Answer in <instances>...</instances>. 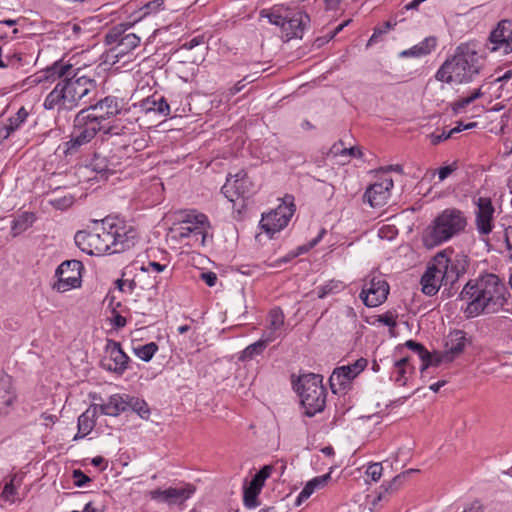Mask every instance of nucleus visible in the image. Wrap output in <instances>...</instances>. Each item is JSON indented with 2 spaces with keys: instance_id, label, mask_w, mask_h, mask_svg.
Masks as SVG:
<instances>
[{
  "instance_id": "obj_1",
  "label": "nucleus",
  "mask_w": 512,
  "mask_h": 512,
  "mask_svg": "<svg viewBox=\"0 0 512 512\" xmlns=\"http://www.w3.org/2000/svg\"><path fill=\"white\" fill-rule=\"evenodd\" d=\"M96 73L92 69L75 68L72 64L59 60L38 72L33 83L54 82V89L46 96L44 108L70 111L77 107H87L95 101L97 94Z\"/></svg>"
},
{
  "instance_id": "obj_2",
  "label": "nucleus",
  "mask_w": 512,
  "mask_h": 512,
  "mask_svg": "<svg viewBox=\"0 0 512 512\" xmlns=\"http://www.w3.org/2000/svg\"><path fill=\"white\" fill-rule=\"evenodd\" d=\"M505 284L493 273H486L468 281L459 294V299L467 303L464 314L474 318L484 313H497L507 303L509 296Z\"/></svg>"
},
{
  "instance_id": "obj_3",
  "label": "nucleus",
  "mask_w": 512,
  "mask_h": 512,
  "mask_svg": "<svg viewBox=\"0 0 512 512\" xmlns=\"http://www.w3.org/2000/svg\"><path fill=\"white\" fill-rule=\"evenodd\" d=\"M485 56L477 50L473 42L458 45L454 54L437 70L435 78L445 83H470L485 67Z\"/></svg>"
},
{
  "instance_id": "obj_4",
  "label": "nucleus",
  "mask_w": 512,
  "mask_h": 512,
  "mask_svg": "<svg viewBox=\"0 0 512 512\" xmlns=\"http://www.w3.org/2000/svg\"><path fill=\"white\" fill-rule=\"evenodd\" d=\"M467 226V218L457 208L444 209L432 222L423 236L425 246H438L460 234Z\"/></svg>"
},
{
  "instance_id": "obj_5",
  "label": "nucleus",
  "mask_w": 512,
  "mask_h": 512,
  "mask_svg": "<svg viewBox=\"0 0 512 512\" xmlns=\"http://www.w3.org/2000/svg\"><path fill=\"white\" fill-rule=\"evenodd\" d=\"M464 272L448 256L446 251L439 252L433 258L421 278L422 292L427 296L435 295L442 285H453Z\"/></svg>"
},
{
  "instance_id": "obj_6",
  "label": "nucleus",
  "mask_w": 512,
  "mask_h": 512,
  "mask_svg": "<svg viewBox=\"0 0 512 512\" xmlns=\"http://www.w3.org/2000/svg\"><path fill=\"white\" fill-rule=\"evenodd\" d=\"M260 17L281 28L287 40L302 38L306 27L310 23V16L302 10H291L283 7H273L260 11Z\"/></svg>"
},
{
  "instance_id": "obj_7",
  "label": "nucleus",
  "mask_w": 512,
  "mask_h": 512,
  "mask_svg": "<svg viewBox=\"0 0 512 512\" xmlns=\"http://www.w3.org/2000/svg\"><path fill=\"white\" fill-rule=\"evenodd\" d=\"M305 415L313 417L324 410L326 405V389L322 384V376L318 374H304L294 383Z\"/></svg>"
},
{
  "instance_id": "obj_8",
  "label": "nucleus",
  "mask_w": 512,
  "mask_h": 512,
  "mask_svg": "<svg viewBox=\"0 0 512 512\" xmlns=\"http://www.w3.org/2000/svg\"><path fill=\"white\" fill-rule=\"evenodd\" d=\"M209 228L210 224L206 215L191 211L181 215L179 223L174 225L172 232L177 239H188L189 245L204 246Z\"/></svg>"
},
{
  "instance_id": "obj_9",
  "label": "nucleus",
  "mask_w": 512,
  "mask_h": 512,
  "mask_svg": "<svg viewBox=\"0 0 512 512\" xmlns=\"http://www.w3.org/2000/svg\"><path fill=\"white\" fill-rule=\"evenodd\" d=\"M84 114L77 113L74 119V128L69 141L64 143V154L73 155L81 146L89 143L98 132L105 134H117L113 126H96L95 122L87 120Z\"/></svg>"
},
{
  "instance_id": "obj_10",
  "label": "nucleus",
  "mask_w": 512,
  "mask_h": 512,
  "mask_svg": "<svg viewBox=\"0 0 512 512\" xmlns=\"http://www.w3.org/2000/svg\"><path fill=\"white\" fill-rule=\"evenodd\" d=\"M111 235L105 225V218L95 225L92 231H78L75 234V244L88 255L114 254L111 245Z\"/></svg>"
},
{
  "instance_id": "obj_11",
  "label": "nucleus",
  "mask_w": 512,
  "mask_h": 512,
  "mask_svg": "<svg viewBox=\"0 0 512 512\" xmlns=\"http://www.w3.org/2000/svg\"><path fill=\"white\" fill-rule=\"evenodd\" d=\"M105 225L111 235L113 253H121L134 247L138 238L137 229L118 217H106Z\"/></svg>"
},
{
  "instance_id": "obj_12",
  "label": "nucleus",
  "mask_w": 512,
  "mask_h": 512,
  "mask_svg": "<svg viewBox=\"0 0 512 512\" xmlns=\"http://www.w3.org/2000/svg\"><path fill=\"white\" fill-rule=\"evenodd\" d=\"M122 110V99L116 96H106L100 100L91 102L82 108L79 113L84 114L87 120L95 122L96 126H107L104 122L118 115Z\"/></svg>"
},
{
  "instance_id": "obj_13",
  "label": "nucleus",
  "mask_w": 512,
  "mask_h": 512,
  "mask_svg": "<svg viewBox=\"0 0 512 512\" xmlns=\"http://www.w3.org/2000/svg\"><path fill=\"white\" fill-rule=\"evenodd\" d=\"M126 31L127 28L124 25H117L112 27L105 35V42L112 45L111 52L117 61L129 55L141 42L140 36L136 33H126Z\"/></svg>"
},
{
  "instance_id": "obj_14",
  "label": "nucleus",
  "mask_w": 512,
  "mask_h": 512,
  "mask_svg": "<svg viewBox=\"0 0 512 512\" xmlns=\"http://www.w3.org/2000/svg\"><path fill=\"white\" fill-rule=\"evenodd\" d=\"M367 366L368 360L361 357L353 363L336 367L329 378L332 392L337 394L350 389L353 380L356 379Z\"/></svg>"
},
{
  "instance_id": "obj_15",
  "label": "nucleus",
  "mask_w": 512,
  "mask_h": 512,
  "mask_svg": "<svg viewBox=\"0 0 512 512\" xmlns=\"http://www.w3.org/2000/svg\"><path fill=\"white\" fill-rule=\"evenodd\" d=\"M82 262L78 260H66L56 269L58 280L53 284V289L64 293L81 285Z\"/></svg>"
},
{
  "instance_id": "obj_16",
  "label": "nucleus",
  "mask_w": 512,
  "mask_h": 512,
  "mask_svg": "<svg viewBox=\"0 0 512 512\" xmlns=\"http://www.w3.org/2000/svg\"><path fill=\"white\" fill-rule=\"evenodd\" d=\"M389 294V285L380 275H369L364 279L360 298L367 307L381 305Z\"/></svg>"
},
{
  "instance_id": "obj_17",
  "label": "nucleus",
  "mask_w": 512,
  "mask_h": 512,
  "mask_svg": "<svg viewBox=\"0 0 512 512\" xmlns=\"http://www.w3.org/2000/svg\"><path fill=\"white\" fill-rule=\"evenodd\" d=\"M491 53L508 55L512 52V20H500L489 34L486 43Z\"/></svg>"
},
{
  "instance_id": "obj_18",
  "label": "nucleus",
  "mask_w": 512,
  "mask_h": 512,
  "mask_svg": "<svg viewBox=\"0 0 512 512\" xmlns=\"http://www.w3.org/2000/svg\"><path fill=\"white\" fill-rule=\"evenodd\" d=\"M105 355L100 366L109 372L122 375L128 368L129 356L122 350L121 344L113 339H107L104 349Z\"/></svg>"
},
{
  "instance_id": "obj_19",
  "label": "nucleus",
  "mask_w": 512,
  "mask_h": 512,
  "mask_svg": "<svg viewBox=\"0 0 512 512\" xmlns=\"http://www.w3.org/2000/svg\"><path fill=\"white\" fill-rule=\"evenodd\" d=\"M221 190L229 201L234 202L235 198L251 196L256 188L248 173L242 169L235 175L229 174Z\"/></svg>"
},
{
  "instance_id": "obj_20",
  "label": "nucleus",
  "mask_w": 512,
  "mask_h": 512,
  "mask_svg": "<svg viewBox=\"0 0 512 512\" xmlns=\"http://www.w3.org/2000/svg\"><path fill=\"white\" fill-rule=\"evenodd\" d=\"M294 212L295 205L292 202L280 204L276 209L262 216L260 226L272 237L288 225Z\"/></svg>"
},
{
  "instance_id": "obj_21",
  "label": "nucleus",
  "mask_w": 512,
  "mask_h": 512,
  "mask_svg": "<svg viewBox=\"0 0 512 512\" xmlns=\"http://www.w3.org/2000/svg\"><path fill=\"white\" fill-rule=\"evenodd\" d=\"M195 487L192 484H182L167 489H155L149 492V497L159 503H165L168 506L182 505L194 493Z\"/></svg>"
},
{
  "instance_id": "obj_22",
  "label": "nucleus",
  "mask_w": 512,
  "mask_h": 512,
  "mask_svg": "<svg viewBox=\"0 0 512 512\" xmlns=\"http://www.w3.org/2000/svg\"><path fill=\"white\" fill-rule=\"evenodd\" d=\"M124 152H135V149L130 146L117 147L112 151V154L107 157L100 153H95L90 162L91 168L99 174H113L116 173L121 166L120 159Z\"/></svg>"
},
{
  "instance_id": "obj_23",
  "label": "nucleus",
  "mask_w": 512,
  "mask_h": 512,
  "mask_svg": "<svg viewBox=\"0 0 512 512\" xmlns=\"http://www.w3.org/2000/svg\"><path fill=\"white\" fill-rule=\"evenodd\" d=\"M393 186L394 183L391 178H383L367 187L363 195V201L372 208L383 207L390 198Z\"/></svg>"
},
{
  "instance_id": "obj_24",
  "label": "nucleus",
  "mask_w": 512,
  "mask_h": 512,
  "mask_svg": "<svg viewBox=\"0 0 512 512\" xmlns=\"http://www.w3.org/2000/svg\"><path fill=\"white\" fill-rule=\"evenodd\" d=\"M476 228L481 235H488L493 228L494 207L491 199L480 197L477 201Z\"/></svg>"
},
{
  "instance_id": "obj_25",
  "label": "nucleus",
  "mask_w": 512,
  "mask_h": 512,
  "mask_svg": "<svg viewBox=\"0 0 512 512\" xmlns=\"http://www.w3.org/2000/svg\"><path fill=\"white\" fill-rule=\"evenodd\" d=\"M469 343L463 330L455 329L449 332L445 340L444 357L448 361H454L464 352Z\"/></svg>"
},
{
  "instance_id": "obj_26",
  "label": "nucleus",
  "mask_w": 512,
  "mask_h": 512,
  "mask_svg": "<svg viewBox=\"0 0 512 512\" xmlns=\"http://www.w3.org/2000/svg\"><path fill=\"white\" fill-rule=\"evenodd\" d=\"M437 46V38L435 36H429L423 39L418 44L413 47L400 52V57L402 58H420L426 55H429L432 51L435 50Z\"/></svg>"
},
{
  "instance_id": "obj_27",
  "label": "nucleus",
  "mask_w": 512,
  "mask_h": 512,
  "mask_svg": "<svg viewBox=\"0 0 512 512\" xmlns=\"http://www.w3.org/2000/svg\"><path fill=\"white\" fill-rule=\"evenodd\" d=\"M16 399L12 379L8 375L0 377V412L7 413Z\"/></svg>"
},
{
  "instance_id": "obj_28",
  "label": "nucleus",
  "mask_w": 512,
  "mask_h": 512,
  "mask_svg": "<svg viewBox=\"0 0 512 512\" xmlns=\"http://www.w3.org/2000/svg\"><path fill=\"white\" fill-rule=\"evenodd\" d=\"M127 396L114 394L111 395L108 401L99 406L100 412L108 416H118L127 410Z\"/></svg>"
},
{
  "instance_id": "obj_29",
  "label": "nucleus",
  "mask_w": 512,
  "mask_h": 512,
  "mask_svg": "<svg viewBox=\"0 0 512 512\" xmlns=\"http://www.w3.org/2000/svg\"><path fill=\"white\" fill-rule=\"evenodd\" d=\"M331 479V473H326L321 476L314 477L306 483L302 491L299 493L296 504L300 505L303 501L307 500L316 490L321 489L327 485Z\"/></svg>"
},
{
  "instance_id": "obj_30",
  "label": "nucleus",
  "mask_w": 512,
  "mask_h": 512,
  "mask_svg": "<svg viewBox=\"0 0 512 512\" xmlns=\"http://www.w3.org/2000/svg\"><path fill=\"white\" fill-rule=\"evenodd\" d=\"M36 221V215L30 211H24L11 222V235L13 238L19 236L29 229Z\"/></svg>"
},
{
  "instance_id": "obj_31",
  "label": "nucleus",
  "mask_w": 512,
  "mask_h": 512,
  "mask_svg": "<svg viewBox=\"0 0 512 512\" xmlns=\"http://www.w3.org/2000/svg\"><path fill=\"white\" fill-rule=\"evenodd\" d=\"M23 477L19 474H14L10 477L4 485L1 493V498L10 503H14L16 500L17 490L22 484Z\"/></svg>"
},
{
  "instance_id": "obj_32",
  "label": "nucleus",
  "mask_w": 512,
  "mask_h": 512,
  "mask_svg": "<svg viewBox=\"0 0 512 512\" xmlns=\"http://www.w3.org/2000/svg\"><path fill=\"white\" fill-rule=\"evenodd\" d=\"M409 361H410L409 357H403V358L397 360L394 364L392 378L396 383H398L401 386L406 385V382H407L406 374L408 373Z\"/></svg>"
},
{
  "instance_id": "obj_33",
  "label": "nucleus",
  "mask_w": 512,
  "mask_h": 512,
  "mask_svg": "<svg viewBox=\"0 0 512 512\" xmlns=\"http://www.w3.org/2000/svg\"><path fill=\"white\" fill-rule=\"evenodd\" d=\"M443 362H449L446 359V357H444V352H442V353H438V352L430 353L428 351V357H423L421 359L420 372H421L422 377L423 378L425 377V373H426V371L430 367H438Z\"/></svg>"
},
{
  "instance_id": "obj_34",
  "label": "nucleus",
  "mask_w": 512,
  "mask_h": 512,
  "mask_svg": "<svg viewBox=\"0 0 512 512\" xmlns=\"http://www.w3.org/2000/svg\"><path fill=\"white\" fill-rule=\"evenodd\" d=\"M94 426V413H90L89 410H86L78 418V429L81 434L80 438L87 436L93 430Z\"/></svg>"
},
{
  "instance_id": "obj_35",
  "label": "nucleus",
  "mask_w": 512,
  "mask_h": 512,
  "mask_svg": "<svg viewBox=\"0 0 512 512\" xmlns=\"http://www.w3.org/2000/svg\"><path fill=\"white\" fill-rule=\"evenodd\" d=\"M128 409L137 413L142 419H148L150 415L147 403L137 397L127 396V410Z\"/></svg>"
},
{
  "instance_id": "obj_36",
  "label": "nucleus",
  "mask_w": 512,
  "mask_h": 512,
  "mask_svg": "<svg viewBox=\"0 0 512 512\" xmlns=\"http://www.w3.org/2000/svg\"><path fill=\"white\" fill-rule=\"evenodd\" d=\"M261 489L251 485H245L243 488V501L247 508H255L259 505L258 496Z\"/></svg>"
},
{
  "instance_id": "obj_37",
  "label": "nucleus",
  "mask_w": 512,
  "mask_h": 512,
  "mask_svg": "<svg viewBox=\"0 0 512 512\" xmlns=\"http://www.w3.org/2000/svg\"><path fill=\"white\" fill-rule=\"evenodd\" d=\"M135 355L142 361H150L155 353L158 351V346L155 342H150L145 345H140L133 349Z\"/></svg>"
},
{
  "instance_id": "obj_38",
  "label": "nucleus",
  "mask_w": 512,
  "mask_h": 512,
  "mask_svg": "<svg viewBox=\"0 0 512 512\" xmlns=\"http://www.w3.org/2000/svg\"><path fill=\"white\" fill-rule=\"evenodd\" d=\"M267 346L264 344V341H261L260 339L249 346H247L240 356L241 361H250L252 360L256 355H260Z\"/></svg>"
},
{
  "instance_id": "obj_39",
  "label": "nucleus",
  "mask_w": 512,
  "mask_h": 512,
  "mask_svg": "<svg viewBox=\"0 0 512 512\" xmlns=\"http://www.w3.org/2000/svg\"><path fill=\"white\" fill-rule=\"evenodd\" d=\"M272 471L273 466L265 465L253 476L252 480L249 482V485L262 490L266 479L270 477Z\"/></svg>"
},
{
  "instance_id": "obj_40",
  "label": "nucleus",
  "mask_w": 512,
  "mask_h": 512,
  "mask_svg": "<svg viewBox=\"0 0 512 512\" xmlns=\"http://www.w3.org/2000/svg\"><path fill=\"white\" fill-rule=\"evenodd\" d=\"M284 318L283 311L279 307L273 308L268 315V327L280 331L284 325Z\"/></svg>"
},
{
  "instance_id": "obj_41",
  "label": "nucleus",
  "mask_w": 512,
  "mask_h": 512,
  "mask_svg": "<svg viewBox=\"0 0 512 512\" xmlns=\"http://www.w3.org/2000/svg\"><path fill=\"white\" fill-rule=\"evenodd\" d=\"M27 117L28 112L25 110V108L22 107L14 116L8 119V123L5 124V126L7 127L10 133H13L20 127L21 124H23L26 121Z\"/></svg>"
},
{
  "instance_id": "obj_42",
  "label": "nucleus",
  "mask_w": 512,
  "mask_h": 512,
  "mask_svg": "<svg viewBox=\"0 0 512 512\" xmlns=\"http://www.w3.org/2000/svg\"><path fill=\"white\" fill-rule=\"evenodd\" d=\"M339 146H343L342 141L333 145L332 149L335 154L340 153L341 155H348L350 157H357V158H361L363 156V153L359 147H350V148L340 149Z\"/></svg>"
},
{
  "instance_id": "obj_43",
  "label": "nucleus",
  "mask_w": 512,
  "mask_h": 512,
  "mask_svg": "<svg viewBox=\"0 0 512 512\" xmlns=\"http://www.w3.org/2000/svg\"><path fill=\"white\" fill-rule=\"evenodd\" d=\"M157 94H153L152 96H149L143 100H141L138 104H135V107H139V109L144 112L145 114H148L150 112H155L156 107V99Z\"/></svg>"
},
{
  "instance_id": "obj_44",
  "label": "nucleus",
  "mask_w": 512,
  "mask_h": 512,
  "mask_svg": "<svg viewBox=\"0 0 512 512\" xmlns=\"http://www.w3.org/2000/svg\"><path fill=\"white\" fill-rule=\"evenodd\" d=\"M23 55L21 53L14 52L11 55H6L3 57L4 68L7 67H15L19 68L23 65Z\"/></svg>"
},
{
  "instance_id": "obj_45",
  "label": "nucleus",
  "mask_w": 512,
  "mask_h": 512,
  "mask_svg": "<svg viewBox=\"0 0 512 512\" xmlns=\"http://www.w3.org/2000/svg\"><path fill=\"white\" fill-rule=\"evenodd\" d=\"M406 347L415 352L419 359L421 360L423 357H428V350L418 342H415L413 340H408L405 343Z\"/></svg>"
},
{
  "instance_id": "obj_46",
  "label": "nucleus",
  "mask_w": 512,
  "mask_h": 512,
  "mask_svg": "<svg viewBox=\"0 0 512 512\" xmlns=\"http://www.w3.org/2000/svg\"><path fill=\"white\" fill-rule=\"evenodd\" d=\"M406 347L415 352L419 359L421 360L423 357H428V350L418 342H415L413 340H408L405 343Z\"/></svg>"
},
{
  "instance_id": "obj_47",
  "label": "nucleus",
  "mask_w": 512,
  "mask_h": 512,
  "mask_svg": "<svg viewBox=\"0 0 512 512\" xmlns=\"http://www.w3.org/2000/svg\"><path fill=\"white\" fill-rule=\"evenodd\" d=\"M155 99H156V107H155L154 113H158L163 116L169 115L170 107H169V104L167 103L166 99L161 95H158L157 98H155Z\"/></svg>"
},
{
  "instance_id": "obj_48",
  "label": "nucleus",
  "mask_w": 512,
  "mask_h": 512,
  "mask_svg": "<svg viewBox=\"0 0 512 512\" xmlns=\"http://www.w3.org/2000/svg\"><path fill=\"white\" fill-rule=\"evenodd\" d=\"M73 480H74V484L77 486V487H83L85 486L87 483H89L91 481V478L88 477L83 471H81L80 469H76L73 471Z\"/></svg>"
},
{
  "instance_id": "obj_49",
  "label": "nucleus",
  "mask_w": 512,
  "mask_h": 512,
  "mask_svg": "<svg viewBox=\"0 0 512 512\" xmlns=\"http://www.w3.org/2000/svg\"><path fill=\"white\" fill-rule=\"evenodd\" d=\"M382 465L380 463H373L368 466L366 474L369 476L373 481H378L382 475Z\"/></svg>"
},
{
  "instance_id": "obj_50",
  "label": "nucleus",
  "mask_w": 512,
  "mask_h": 512,
  "mask_svg": "<svg viewBox=\"0 0 512 512\" xmlns=\"http://www.w3.org/2000/svg\"><path fill=\"white\" fill-rule=\"evenodd\" d=\"M458 169L457 162H453L450 165L439 168L438 170V178L439 181H444L448 176H450L453 172Z\"/></svg>"
},
{
  "instance_id": "obj_51",
  "label": "nucleus",
  "mask_w": 512,
  "mask_h": 512,
  "mask_svg": "<svg viewBox=\"0 0 512 512\" xmlns=\"http://www.w3.org/2000/svg\"><path fill=\"white\" fill-rule=\"evenodd\" d=\"M280 336V331L272 330V328L267 327L263 332L261 341H264V344L267 346L269 343L275 341Z\"/></svg>"
},
{
  "instance_id": "obj_52",
  "label": "nucleus",
  "mask_w": 512,
  "mask_h": 512,
  "mask_svg": "<svg viewBox=\"0 0 512 512\" xmlns=\"http://www.w3.org/2000/svg\"><path fill=\"white\" fill-rule=\"evenodd\" d=\"M451 132L443 130L440 134L432 133L428 135L432 145H438L439 143L451 138Z\"/></svg>"
},
{
  "instance_id": "obj_53",
  "label": "nucleus",
  "mask_w": 512,
  "mask_h": 512,
  "mask_svg": "<svg viewBox=\"0 0 512 512\" xmlns=\"http://www.w3.org/2000/svg\"><path fill=\"white\" fill-rule=\"evenodd\" d=\"M73 203V199L72 197H62V198H55L53 200H51V204L53 205V207L57 208V209H65V208H68L72 205Z\"/></svg>"
},
{
  "instance_id": "obj_54",
  "label": "nucleus",
  "mask_w": 512,
  "mask_h": 512,
  "mask_svg": "<svg viewBox=\"0 0 512 512\" xmlns=\"http://www.w3.org/2000/svg\"><path fill=\"white\" fill-rule=\"evenodd\" d=\"M471 104L470 99L467 97H464L462 99H459L451 104V108L454 114H459L462 112V110Z\"/></svg>"
},
{
  "instance_id": "obj_55",
  "label": "nucleus",
  "mask_w": 512,
  "mask_h": 512,
  "mask_svg": "<svg viewBox=\"0 0 512 512\" xmlns=\"http://www.w3.org/2000/svg\"><path fill=\"white\" fill-rule=\"evenodd\" d=\"M325 232L326 231L324 229H322V231L319 233V235L317 237H315L314 239H312L307 245L300 246L298 248L299 252L297 253V255L305 253V252H308L311 248L316 246L320 242V240L322 239V237L325 234Z\"/></svg>"
},
{
  "instance_id": "obj_56",
  "label": "nucleus",
  "mask_w": 512,
  "mask_h": 512,
  "mask_svg": "<svg viewBox=\"0 0 512 512\" xmlns=\"http://www.w3.org/2000/svg\"><path fill=\"white\" fill-rule=\"evenodd\" d=\"M200 278L207 284L209 287H213L217 283V275L212 271L202 272Z\"/></svg>"
},
{
  "instance_id": "obj_57",
  "label": "nucleus",
  "mask_w": 512,
  "mask_h": 512,
  "mask_svg": "<svg viewBox=\"0 0 512 512\" xmlns=\"http://www.w3.org/2000/svg\"><path fill=\"white\" fill-rule=\"evenodd\" d=\"M378 321L391 328L396 326V320L391 313H385L380 315L378 317Z\"/></svg>"
},
{
  "instance_id": "obj_58",
  "label": "nucleus",
  "mask_w": 512,
  "mask_h": 512,
  "mask_svg": "<svg viewBox=\"0 0 512 512\" xmlns=\"http://www.w3.org/2000/svg\"><path fill=\"white\" fill-rule=\"evenodd\" d=\"M202 43H203V37L197 36V37H194V38L190 39L189 41L185 42L183 44V48H185L187 50H191Z\"/></svg>"
},
{
  "instance_id": "obj_59",
  "label": "nucleus",
  "mask_w": 512,
  "mask_h": 512,
  "mask_svg": "<svg viewBox=\"0 0 512 512\" xmlns=\"http://www.w3.org/2000/svg\"><path fill=\"white\" fill-rule=\"evenodd\" d=\"M162 5H163V0H153L146 4V6H145V8L147 9L146 13L157 12L161 9Z\"/></svg>"
},
{
  "instance_id": "obj_60",
  "label": "nucleus",
  "mask_w": 512,
  "mask_h": 512,
  "mask_svg": "<svg viewBox=\"0 0 512 512\" xmlns=\"http://www.w3.org/2000/svg\"><path fill=\"white\" fill-rule=\"evenodd\" d=\"M506 248L512 252V226H508L504 231ZM512 256V253H511Z\"/></svg>"
},
{
  "instance_id": "obj_61",
  "label": "nucleus",
  "mask_w": 512,
  "mask_h": 512,
  "mask_svg": "<svg viewBox=\"0 0 512 512\" xmlns=\"http://www.w3.org/2000/svg\"><path fill=\"white\" fill-rule=\"evenodd\" d=\"M126 318L123 317L122 315L120 314H115L114 315V318H113V325L116 327V328H122L126 325Z\"/></svg>"
},
{
  "instance_id": "obj_62",
  "label": "nucleus",
  "mask_w": 512,
  "mask_h": 512,
  "mask_svg": "<svg viewBox=\"0 0 512 512\" xmlns=\"http://www.w3.org/2000/svg\"><path fill=\"white\" fill-rule=\"evenodd\" d=\"M10 132L4 123H0V144L10 136Z\"/></svg>"
},
{
  "instance_id": "obj_63",
  "label": "nucleus",
  "mask_w": 512,
  "mask_h": 512,
  "mask_svg": "<svg viewBox=\"0 0 512 512\" xmlns=\"http://www.w3.org/2000/svg\"><path fill=\"white\" fill-rule=\"evenodd\" d=\"M426 0H413L410 3L404 6L405 10H417L419 5L425 2Z\"/></svg>"
},
{
  "instance_id": "obj_64",
  "label": "nucleus",
  "mask_w": 512,
  "mask_h": 512,
  "mask_svg": "<svg viewBox=\"0 0 512 512\" xmlns=\"http://www.w3.org/2000/svg\"><path fill=\"white\" fill-rule=\"evenodd\" d=\"M447 383L446 380H440L438 382H435L429 386V389L433 391L434 393H437L443 386H445Z\"/></svg>"
}]
</instances>
